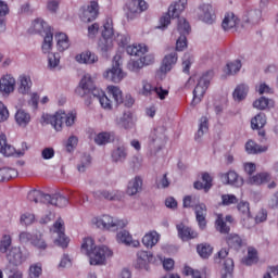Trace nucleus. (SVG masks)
<instances>
[{"label":"nucleus","mask_w":278,"mask_h":278,"mask_svg":"<svg viewBox=\"0 0 278 278\" xmlns=\"http://www.w3.org/2000/svg\"><path fill=\"white\" fill-rule=\"evenodd\" d=\"M142 177L135 176L132 179L128 181L126 194H128V197H136L138 192H142Z\"/></svg>","instance_id":"5701e85b"},{"label":"nucleus","mask_w":278,"mask_h":278,"mask_svg":"<svg viewBox=\"0 0 278 278\" xmlns=\"http://www.w3.org/2000/svg\"><path fill=\"white\" fill-rule=\"evenodd\" d=\"M262 23V11L260 9H253L248 11L243 17V24L251 27L260 25Z\"/></svg>","instance_id":"4be33fe9"},{"label":"nucleus","mask_w":278,"mask_h":278,"mask_svg":"<svg viewBox=\"0 0 278 278\" xmlns=\"http://www.w3.org/2000/svg\"><path fill=\"white\" fill-rule=\"evenodd\" d=\"M240 25V18L233 13H226L222 22V27L224 31H231V29H238Z\"/></svg>","instance_id":"b1692460"},{"label":"nucleus","mask_w":278,"mask_h":278,"mask_svg":"<svg viewBox=\"0 0 278 278\" xmlns=\"http://www.w3.org/2000/svg\"><path fill=\"white\" fill-rule=\"evenodd\" d=\"M126 51L128 55H135L137 58H140L143 66H151V64L155 62V56L153 54H146L149 51V48H147V45L144 43H134L127 46Z\"/></svg>","instance_id":"6e6552de"},{"label":"nucleus","mask_w":278,"mask_h":278,"mask_svg":"<svg viewBox=\"0 0 278 278\" xmlns=\"http://www.w3.org/2000/svg\"><path fill=\"white\" fill-rule=\"evenodd\" d=\"M227 244L230 249H241L242 244H244V240H242L238 235L232 233L227 237Z\"/></svg>","instance_id":"de8ad7c7"},{"label":"nucleus","mask_w":278,"mask_h":278,"mask_svg":"<svg viewBox=\"0 0 278 278\" xmlns=\"http://www.w3.org/2000/svg\"><path fill=\"white\" fill-rule=\"evenodd\" d=\"M247 94H249V86L242 84L236 87L232 97L235 101H243L247 99Z\"/></svg>","instance_id":"37998d69"},{"label":"nucleus","mask_w":278,"mask_h":278,"mask_svg":"<svg viewBox=\"0 0 278 278\" xmlns=\"http://www.w3.org/2000/svg\"><path fill=\"white\" fill-rule=\"evenodd\" d=\"M111 157L116 164H123L127 160V149L125 147H117L112 151Z\"/></svg>","instance_id":"c9c22d12"},{"label":"nucleus","mask_w":278,"mask_h":278,"mask_svg":"<svg viewBox=\"0 0 278 278\" xmlns=\"http://www.w3.org/2000/svg\"><path fill=\"white\" fill-rule=\"evenodd\" d=\"M197 251L203 260H207L212 253H214V248L208 243H201L198 245Z\"/></svg>","instance_id":"8fccbe9b"},{"label":"nucleus","mask_w":278,"mask_h":278,"mask_svg":"<svg viewBox=\"0 0 278 278\" xmlns=\"http://www.w3.org/2000/svg\"><path fill=\"white\" fill-rule=\"evenodd\" d=\"M195 218L200 229H205L207 227V222L205 220V216H207V206L201 203L194 206Z\"/></svg>","instance_id":"393cba45"},{"label":"nucleus","mask_w":278,"mask_h":278,"mask_svg":"<svg viewBox=\"0 0 278 278\" xmlns=\"http://www.w3.org/2000/svg\"><path fill=\"white\" fill-rule=\"evenodd\" d=\"M17 92L22 97H27L31 94V88H34V81L31 80V76L28 74H21L17 77Z\"/></svg>","instance_id":"4468645a"},{"label":"nucleus","mask_w":278,"mask_h":278,"mask_svg":"<svg viewBox=\"0 0 278 278\" xmlns=\"http://www.w3.org/2000/svg\"><path fill=\"white\" fill-rule=\"evenodd\" d=\"M160 238L161 236L157 231L151 230L142 237L141 242L146 249H153L160 242Z\"/></svg>","instance_id":"cd10ccee"},{"label":"nucleus","mask_w":278,"mask_h":278,"mask_svg":"<svg viewBox=\"0 0 278 278\" xmlns=\"http://www.w3.org/2000/svg\"><path fill=\"white\" fill-rule=\"evenodd\" d=\"M106 92L108 94H110V97L114 99L117 105H121V103H123V91L121 90V87L110 85L106 87Z\"/></svg>","instance_id":"e433bc0d"},{"label":"nucleus","mask_w":278,"mask_h":278,"mask_svg":"<svg viewBox=\"0 0 278 278\" xmlns=\"http://www.w3.org/2000/svg\"><path fill=\"white\" fill-rule=\"evenodd\" d=\"M94 197L97 199H106L108 201H121L123 199V191L113 190H102V191H96Z\"/></svg>","instance_id":"c85d7f7f"},{"label":"nucleus","mask_w":278,"mask_h":278,"mask_svg":"<svg viewBox=\"0 0 278 278\" xmlns=\"http://www.w3.org/2000/svg\"><path fill=\"white\" fill-rule=\"evenodd\" d=\"M92 97L93 99H97L99 101L101 108L103 110L110 111L113 108L112 100L106 97L105 92L101 89H93L92 90Z\"/></svg>","instance_id":"a878e982"},{"label":"nucleus","mask_w":278,"mask_h":278,"mask_svg":"<svg viewBox=\"0 0 278 278\" xmlns=\"http://www.w3.org/2000/svg\"><path fill=\"white\" fill-rule=\"evenodd\" d=\"M237 210L244 218H251V204L248 201H240Z\"/></svg>","instance_id":"6e6d98bb"},{"label":"nucleus","mask_w":278,"mask_h":278,"mask_svg":"<svg viewBox=\"0 0 278 278\" xmlns=\"http://www.w3.org/2000/svg\"><path fill=\"white\" fill-rule=\"evenodd\" d=\"M77 144H79V138L75 135L70 136L64 143L65 151H67V153H73V151L77 149Z\"/></svg>","instance_id":"bf43d9fd"},{"label":"nucleus","mask_w":278,"mask_h":278,"mask_svg":"<svg viewBox=\"0 0 278 278\" xmlns=\"http://www.w3.org/2000/svg\"><path fill=\"white\" fill-rule=\"evenodd\" d=\"M155 90V87H153V85L147 80L143 79L141 80V87L139 88V94H141V97H152L153 92Z\"/></svg>","instance_id":"79ce46f5"},{"label":"nucleus","mask_w":278,"mask_h":278,"mask_svg":"<svg viewBox=\"0 0 278 278\" xmlns=\"http://www.w3.org/2000/svg\"><path fill=\"white\" fill-rule=\"evenodd\" d=\"M117 125L124 129H134L136 127V119L131 112H125L121 118L117 119Z\"/></svg>","instance_id":"473e14b6"},{"label":"nucleus","mask_w":278,"mask_h":278,"mask_svg":"<svg viewBox=\"0 0 278 278\" xmlns=\"http://www.w3.org/2000/svg\"><path fill=\"white\" fill-rule=\"evenodd\" d=\"M208 126H207V117L202 116L200 118L199 129L195 134V140H199L200 138H203V135L207 132Z\"/></svg>","instance_id":"e2e57ef3"},{"label":"nucleus","mask_w":278,"mask_h":278,"mask_svg":"<svg viewBox=\"0 0 278 278\" xmlns=\"http://www.w3.org/2000/svg\"><path fill=\"white\" fill-rule=\"evenodd\" d=\"M245 151L250 155H255L257 153H266V151H268V146H260L255 143V141L249 140L245 143Z\"/></svg>","instance_id":"f704fd0d"},{"label":"nucleus","mask_w":278,"mask_h":278,"mask_svg":"<svg viewBox=\"0 0 278 278\" xmlns=\"http://www.w3.org/2000/svg\"><path fill=\"white\" fill-rule=\"evenodd\" d=\"M266 125V114L258 113L251 121L252 129H262Z\"/></svg>","instance_id":"603ef678"},{"label":"nucleus","mask_w":278,"mask_h":278,"mask_svg":"<svg viewBox=\"0 0 278 278\" xmlns=\"http://www.w3.org/2000/svg\"><path fill=\"white\" fill-rule=\"evenodd\" d=\"M60 66V54L50 53L48 54V68L50 71H55Z\"/></svg>","instance_id":"338daca9"},{"label":"nucleus","mask_w":278,"mask_h":278,"mask_svg":"<svg viewBox=\"0 0 278 278\" xmlns=\"http://www.w3.org/2000/svg\"><path fill=\"white\" fill-rule=\"evenodd\" d=\"M253 108L256 110H266L267 108H275V101L266 97H261L253 102Z\"/></svg>","instance_id":"4c0bfd02"},{"label":"nucleus","mask_w":278,"mask_h":278,"mask_svg":"<svg viewBox=\"0 0 278 278\" xmlns=\"http://www.w3.org/2000/svg\"><path fill=\"white\" fill-rule=\"evenodd\" d=\"M41 51L46 54H51V51H53V33H49L48 35L43 36Z\"/></svg>","instance_id":"a18cd8bd"},{"label":"nucleus","mask_w":278,"mask_h":278,"mask_svg":"<svg viewBox=\"0 0 278 278\" xmlns=\"http://www.w3.org/2000/svg\"><path fill=\"white\" fill-rule=\"evenodd\" d=\"M178 60L179 55L177 54V51H172L167 53L162 61L160 72L163 73V75H166V73H170L173 68H175Z\"/></svg>","instance_id":"6ab92c4d"},{"label":"nucleus","mask_w":278,"mask_h":278,"mask_svg":"<svg viewBox=\"0 0 278 278\" xmlns=\"http://www.w3.org/2000/svg\"><path fill=\"white\" fill-rule=\"evenodd\" d=\"M240 68H242V62L240 60H236L226 65L224 73L226 75H236V73H240Z\"/></svg>","instance_id":"49530a36"},{"label":"nucleus","mask_w":278,"mask_h":278,"mask_svg":"<svg viewBox=\"0 0 278 278\" xmlns=\"http://www.w3.org/2000/svg\"><path fill=\"white\" fill-rule=\"evenodd\" d=\"M188 8V0H177L168 8L172 18H178V16Z\"/></svg>","instance_id":"7c9ffc66"},{"label":"nucleus","mask_w":278,"mask_h":278,"mask_svg":"<svg viewBox=\"0 0 278 278\" xmlns=\"http://www.w3.org/2000/svg\"><path fill=\"white\" fill-rule=\"evenodd\" d=\"M36 223V215L34 213L25 212L20 216V225L24 227H29V225H34Z\"/></svg>","instance_id":"13d9d810"},{"label":"nucleus","mask_w":278,"mask_h":278,"mask_svg":"<svg viewBox=\"0 0 278 278\" xmlns=\"http://www.w3.org/2000/svg\"><path fill=\"white\" fill-rule=\"evenodd\" d=\"M114 257V251L108 245H98L92 251L89 257V264L91 266H105L108 260Z\"/></svg>","instance_id":"0eeeda50"},{"label":"nucleus","mask_w":278,"mask_h":278,"mask_svg":"<svg viewBox=\"0 0 278 278\" xmlns=\"http://www.w3.org/2000/svg\"><path fill=\"white\" fill-rule=\"evenodd\" d=\"M77 121L75 111L64 112L58 111L54 114L43 113L41 116L42 125H51L55 131H62L65 127H73Z\"/></svg>","instance_id":"f03ea898"},{"label":"nucleus","mask_w":278,"mask_h":278,"mask_svg":"<svg viewBox=\"0 0 278 278\" xmlns=\"http://www.w3.org/2000/svg\"><path fill=\"white\" fill-rule=\"evenodd\" d=\"M42 275V263H34L28 268V277L40 278Z\"/></svg>","instance_id":"052dcab7"},{"label":"nucleus","mask_w":278,"mask_h":278,"mask_svg":"<svg viewBox=\"0 0 278 278\" xmlns=\"http://www.w3.org/2000/svg\"><path fill=\"white\" fill-rule=\"evenodd\" d=\"M29 33L30 34H38L39 36H47L49 34H52L53 30L51 29V26L45 22L42 18H36L30 27H29Z\"/></svg>","instance_id":"a211bd4d"},{"label":"nucleus","mask_w":278,"mask_h":278,"mask_svg":"<svg viewBox=\"0 0 278 278\" xmlns=\"http://www.w3.org/2000/svg\"><path fill=\"white\" fill-rule=\"evenodd\" d=\"M75 60L78 64H97L99 62V56L91 51H85L79 54H76Z\"/></svg>","instance_id":"bb28decb"},{"label":"nucleus","mask_w":278,"mask_h":278,"mask_svg":"<svg viewBox=\"0 0 278 278\" xmlns=\"http://www.w3.org/2000/svg\"><path fill=\"white\" fill-rule=\"evenodd\" d=\"M166 147V128L159 126L151 130L148 137V150L150 155H157Z\"/></svg>","instance_id":"20e7f679"},{"label":"nucleus","mask_w":278,"mask_h":278,"mask_svg":"<svg viewBox=\"0 0 278 278\" xmlns=\"http://www.w3.org/2000/svg\"><path fill=\"white\" fill-rule=\"evenodd\" d=\"M180 36H188L190 34V23L184 17L178 18L177 30Z\"/></svg>","instance_id":"5fc2aeb1"},{"label":"nucleus","mask_w":278,"mask_h":278,"mask_svg":"<svg viewBox=\"0 0 278 278\" xmlns=\"http://www.w3.org/2000/svg\"><path fill=\"white\" fill-rule=\"evenodd\" d=\"M45 197L47 194L42 193L40 190H31L28 192L27 199L28 201H34V203H45Z\"/></svg>","instance_id":"4d7b16f0"},{"label":"nucleus","mask_w":278,"mask_h":278,"mask_svg":"<svg viewBox=\"0 0 278 278\" xmlns=\"http://www.w3.org/2000/svg\"><path fill=\"white\" fill-rule=\"evenodd\" d=\"M51 231H53V233L58 235V238L54 240V244H56V247H61V249H66V247H68L70 240L67 239L66 235L64 233V220L59 218L54 223Z\"/></svg>","instance_id":"ddd939ff"},{"label":"nucleus","mask_w":278,"mask_h":278,"mask_svg":"<svg viewBox=\"0 0 278 278\" xmlns=\"http://www.w3.org/2000/svg\"><path fill=\"white\" fill-rule=\"evenodd\" d=\"M15 123L18 127L25 129L31 123V114L23 109L17 110L15 113Z\"/></svg>","instance_id":"c756f323"},{"label":"nucleus","mask_w":278,"mask_h":278,"mask_svg":"<svg viewBox=\"0 0 278 278\" xmlns=\"http://www.w3.org/2000/svg\"><path fill=\"white\" fill-rule=\"evenodd\" d=\"M103 77L106 81H112L113 84H121L127 77V73L123 71L119 55L113 58L112 66L103 72Z\"/></svg>","instance_id":"39448f33"},{"label":"nucleus","mask_w":278,"mask_h":278,"mask_svg":"<svg viewBox=\"0 0 278 278\" xmlns=\"http://www.w3.org/2000/svg\"><path fill=\"white\" fill-rule=\"evenodd\" d=\"M170 18H173V14L170 11H167V13L160 17L157 29H167L170 25Z\"/></svg>","instance_id":"69168bd1"},{"label":"nucleus","mask_w":278,"mask_h":278,"mask_svg":"<svg viewBox=\"0 0 278 278\" xmlns=\"http://www.w3.org/2000/svg\"><path fill=\"white\" fill-rule=\"evenodd\" d=\"M54 38L56 40L58 51H66V49L71 47V40L68 39V35L65 33H58Z\"/></svg>","instance_id":"72a5a7b5"},{"label":"nucleus","mask_w":278,"mask_h":278,"mask_svg":"<svg viewBox=\"0 0 278 278\" xmlns=\"http://www.w3.org/2000/svg\"><path fill=\"white\" fill-rule=\"evenodd\" d=\"M14 177H18V172L15 168H0V181H10V179H14Z\"/></svg>","instance_id":"a19ab883"},{"label":"nucleus","mask_w":278,"mask_h":278,"mask_svg":"<svg viewBox=\"0 0 278 278\" xmlns=\"http://www.w3.org/2000/svg\"><path fill=\"white\" fill-rule=\"evenodd\" d=\"M92 159L89 154H83L80 157V163L78 164L77 168L79 173H86V169L90 167Z\"/></svg>","instance_id":"0e129e2a"},{"label":"nucleus","mask_w":278,"mask_h":278,"mask_svg":"<svg viewBox=\"0 0 278 278\" xmlns=\"http://www.w3.org/2000/svg\"><path fill=\"white\" fill-rule=\"evenodd\" d=\"M96 144H99L100 147L103 144H108L112 142V134L110 132H99L94 137Z\"/></svg>","instance_id":"680f3d73"},{"label":"nucleus","mask_w":278,"mask_h":278,"mask_svg":"<svg viewBox=\"0 0 278 278\" xmlns=\"http://www.w3.org/2000/svg\"><path fill=\"white\" fill-rule=\"evenodd\" d=\"M214 77V72L208 71L199 78L198 84L193 90V99L191 105H199V103L205 97V92H207V88H210V81Z\"/></svg>","instance_id":"423d86ee"},{"label":"nucleus","mask_w":278,"mask_h":278,"mask_svg":"<svg viewBox=\"0 0 278 278\" xmlns=\"http://www.w3.org/2000/svg\"><path fill=\"white\" fill-rule=\"evenodd\" d=\"M242 264H245V266H253V264H257V250L249 248L248 256L242 258Z\"/></svg>","instance_id":"3c124183"},{"label":"nucleus","mask_w":278,"mask_h":278,"mask_svg":"<svg viewBox=\"0 0 278 278\" xmlns=\"http://www.w3.org/2000/svg\"><path fill=\"white\" fill-rule=\"evenodd\" d=\"M98 89L94 87V83L92 81V76L90 74H85L79 81L78 87L76 88V94L78 97H86V94H92V91Z\"/></svg>","instance_id":"2eb2a0df"},{"label":"nucleus","mask_w":278,"mask_h":278,"mask_svg":"<svg viewBox=\"0 0 278 278\" xmlns=\"http://www.w3.org/2000/svg\"><path fill=\"white\" fill-rule=\"evenodd\" d=\"M149 10V4L144 0H130L126 3L125 7V15L128 21H134V18H138L141 12H146Z\"/></svg>","instance_id":"1a4fd4ad"},{"label":"nucleus","mask_w":278,"mask_h":278,"mask_svg":"<svg viewBox=\"0 0 278 278\" xmlns=\"http://www.w3.org/2000/svg\"><path fill=\"white\" fill-rule=\"evenodd\" d=\"M30 244L35 249H38V251H47V249H49V244L47 243V239H45V235L39 231L34 233Z\"/></svg>","instance_id":"2f4dec72"},{"label":"nucleus","mask_w":278,"mask_h":278,"mask_svg":"<svg viewBox=\"0 0 278 278\" xmlns=\"http://www.w3.org/2000/svg\"><path fill=\"white\" fill-rule=\"evenodd\" d=\"M131 233L127 230H121L116 233V241L118 244H125L126 247H131Z\"/></svg>","instance_id":"09e8293b"},{"label":"nucleus","mask_w":278,"mask_h":278,"mask_svg":"<svg viewBox=\"0 0 278 278\" xmlns=\"http://www.w3.org/2000/svg\"><path fill=\"white\" fill-rule=\"evenodd\" d=\"M99 14V2L91 1L87 7L81 9L80 18L84 23H91Z\"/></svg>","instance_id":"f3484780"},{"label":"nucleus","mask_w":278,"mask_h":278,"mask_svg":"<svg viewBox=\"0 0 278 278\" xmlns=\"http://www.w3.org/2000/svg\"><path fill=\"white\" fill-rule=\"evenodd\" d=\"M127 68L130 71V73H140L141 68H144V65L141 59L130 60L127 64Z\"/></svg>","instance_id":"774afa93"},{"label":"nucleus","mask_w":278,"mask_h":278,"mask_svg":"<svg viewBox=\"0 0 278 278\" xmlns=\"http://www.w3.org/2000/svg\"><path fill=\"white\" fill-rule=\"evenodd\" d=\"M136 256L135 268L137 270H149V264L155 262V256L150 251L139 250Z\"/></svg>","instance_id":"9d476101"},{"label":"nucleus","mask_w":278,"mask_h":278,"mask_svg":"<svg viewBox=\"0 0 278 278\" xmlns=\"http://www.w3.org/2000/svg\"><path fill=\"white\" fill-rule=\"evenodd\" d=\"M46 205H54L55 207H66L68 205V198L54 193L53 195L47 194L45 198Z\"/></svg>","instance_id":"412c9836"},{"label":"nucleus","mask_w":278,"mask_h":278,"mask_svg":"<svg viewBox=\"0 0 278 278\" xmlns=\"http://www.w3.org/2000/svg\"><path fill=\"white\" fill-rule=\"evenodd\" d=\"M195 14L199 21L206 25H214L216 22V14H214V8L211 4H201L195 11Z\"/></svg>","instance_id":"9b49d317"},{"label":"nucleus","mask_w":278,"mask_h":278,"mask_svg":"<svg viewBox=\"0 0 278 278\" xmlns=\"http://www.w3.org/2000/svg\"><path fill=\"white\" fill-rule=\"evenodd\" d=\"M220 181L225 186H233V188H242L244 186V179L236 170H228L227 173L220 174Z\"/></svg>","instance_id":"dca6fc26"},{"label":"nucleus","mask_w":278,"mask_h":278,"mask_svg":"<svg viewBox=\"0 0 278 278\" xmlns=\"http://www.w3.org/2000/svg\"><path fill=\"white\" fill-rule=\"evenodd\" d=\"M16 90V78L12 74H4L0 78V94L10 97Z\"/></svg>","instance_id":"f8f14e48"},{"label":"nucleus","mask_w":278,"mask_h":278,"mask_svg":"<svg viewBox=\"0 0 278 278\" xmlns=\"http://www.w3.org/2000/svg\"><path fill=\"white\" fill-rule=\"evenodd\" d=\"M0 253L5 255L10 266H23L29 258V254L24 252L21 247L12 245V235L3 233L0 238Z\"/></svg>","instance_id":"f257e3e1"},{"label":"nucleus","mask_w":278,"mask_h":278,"mask_svg":"<svg viewBox=\"0 0 278 278\" xmlns=\"http://www.w3.org/2000/svg\"><path fill=\"white\" fill-rule=\"evenodd\" d=\"M270 179V176L267 173H260L254 176H251L248 179V182L252 186H262V184H266Z\"/></svg>","instance_id":"c03bdc74"},{"label":"nucleus","mask_w":278,"mask_h":278,"mask_svg":"<svg viewBox=\"0 0 278 278\" xmlns=\"http://www.w3.org/2000/svg\"><path fill=\"white\" fill-rule=\"evenodd\" d=\"M91 225L101 231L116 233V231L125 229V227L129 225V220L126 218L115 217L110 214H103L91 218Z\"/></svg>","instance_id":"7ed1b4c3"},{"label":"nucleus","mask_w":278,"mask_h":278,"mask_svg":"<svg viewBox=\"0 0 278 278\" xmlns=\"http://www.w3.org/2000/svg\"><path fill=\"white\" fill-rule=\"evenodd\" d=\"M94 249H97V245H94V239H92V237H87L83 240L81 251L83 253H85V255H88V257H90Z\"/></svg>","instance_id":"58836bf2"},{"label":"nucleus","mask_w":278,"mask_h":278,"mask_svg":"<svg viewBox=\"0 0 278 278\" xmlns=\"http://www.w3.org/2000/svg\"><path fill=\"white\" fill-rule=\"evenodd\" d=\"M98 47L102 53H108V51H112L114 47V39L109 37H102L99 41Z\"/></svg>","instance_id":"864d4df0"},{"label":"nucleus","mask_w":278,"mask_h":278,"mask_svg":"<svg viewBox=\"0 0 278 278\" xmlns=\"http://www.w3.org/2000/svg\"><path fill=\"white\" fill-rule=\"evenodd\" d=\"M176 229L178 232V238H181L184 242H188V240H194V238H199V232L186 226L184 223L178 224L176 226Z\"/></svg>","instance_id":"aec40b11"},{"label":"nucleus","mask_w":278,"mask_h":278,"mask_svg":"<svg viewBox=\"0 0 278 278\" xmlns=\"http://www.w3.org/2000/svg\"><path fill=\"white\" fill-rule=\"evenodd\" d=\"M102 38L114 39V23L110 17H108L103 23Z\"/></svg>","instance_id":"ea45409f"}]
</instances>
